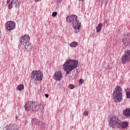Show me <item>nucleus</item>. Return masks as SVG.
I'll return each instance as SVG.
<instances>
[{
  "label": "nucleus",
  "mask_w": 130,
  "mask_h": 130,
  "mask_svg": "<svg viewBox=\"0 0 130 130\" xmlns=\"http://www.w3.org/2000/svg\"><path fill=\"white\" fill-rule=\"evenodd\" d=\"M24 109L26 111H32L35 112L44 109V107L43 106V104L41 103L38 104L35 102L29 101L25 103Z\"/></svg>",
  "instance_id": "1"
},
{
  "label": "nucleus",
  "mask_w": 130,
  "mask_h": 130,
  "mask_svg": "<svg viewBox=\"0 0 130 130\" xmlns=\"http://www.w3.org/2000/svg\"><path fill=\"white\" fill-rule=\"evenodd\" d=\"M66 20L68 23H72L75 34H78L81 30V22L78 21V17L75 15L68 16Z\"/></svg>",
  "instance_id": "2"
},
{
  "label": "nucleus",
  "mask_w": 130,
  "mask_h": 130,
  "mask_svg": "<svg viewBox=\"0 0 130 130\" xmlns=\"http://www.w3.org/2000/svg\"><path fill=\"white\" fill-rule=\"evenodd\" d=\"M78 67H79V61L77 60H67L63 64V70L67 75Z\"/></svg>",
  "instance_id": "3"
},
{
  "label": "nucleus",
  "mask_w": 130,
  "mask_h": 130,
  "mask_svg": "<svg viewBox=\"0 0 130 130\" xmlns=\"http://www.w3.org/2000/svg\"><path fill=\"white\" fill-rule=\"evenodd\" d=\"M113 100L116 103H120L122 101V88L120 86H116L113 91Z\"/></svg>",
  "instance_id": "4"
},
{
  "label": "nucleus",
  "mask_w": 130,
  "mask_h": 130,
  "mask_svg": "<svg viewBox=\"0 0 130 130\" xmlns=\"http://www.w3.org/2000/svg\"><path fill=\"white\" fill-rule=\"evenodd\" d=\"M108 122L110 126L112 128H120L121 120L119 119L117 116L113 115L109 118Z\"/></svg>",
  "instance_id": "5"
},
{
  "label": "nucleus",
  "mask_w": 130,
  "mask_h": 130,
  "mask_svg": "<svg viewBox=\"0 0 130 130\" xmlns=\"http://www.w3.org/2000/svg\"><path fill=\"white\" fill-rule=\"evenodd\" d=\"M20 45L24 47L27 50L32 49V45L29 44L30 37L28 35H24L20 38Z\"/></svg>",
  "instance_id": "6"
},
{
  "label": "nucleus",
  "mask_w": 130,
  "mask_h": 130,
  "mask_svg": "<svg viewBox=\"0 0 130 130\" xmlns=\"http://www.w3.org/2000/svg\"><path fill=\"white\" fill-rule=\"evenodd\" d=\"M30 77L31 80H32L33 81H39V82H40L41 81H42L43 74L40 71L35 70L30 74Z\"/></svg>",
  "instance_id": "7"
},
{
  "label": "nucleus",
  "mask_w": 130,
  "mask_h": 130,
  "mask_svg": "<svg viewBox=\"0 0 130 130\" xmlns=\"http://www.w3.org/2000/svg\"><path fill=\"white\" fill-rule=\"evenodd\" d=\"M31 122L34 125H36V126H38L40 128H44V127L46 126L44 122L39 121V120L36 118H33L31 120Z\"/></svg>",
  "instance_id": "8"
},
{
  "label": "nucleus",
  "mask_w": 130,
  "mask_h": 130,
  "mask_svg": "<svg viewBox=\"0 0 130 130\" xmlns=\"http://www.w3.org/2000/svg\"><path fill=\"white\" fill-rule=\"evenodd\" d=\"M7 3L9 4L8 9H10L13 8V6L16 8V9H19V6L20 4L18 0H7Z\"/></svg>",
  "instance_id": "9"
},
{
  "label": "nucleus",
  "mask_w": 130,
  "mask_h": 130,
  "mask_svg": "<svg viewBox=\"0 0 130 130\" xmlns=\"http://www.w3.org/2000/svg\"><path fill=\"white\" fill-rule=\"evenodd\" d=\"M16 27V23L11 21H8L6 24V28L8 31L14 30Z\"/></svg>",
  "instance_id": "10"
},
{
  "label": "nucleus",
  "mask_w": 130,
  "mask_h": 130,
  "mask_svg": "<svg viewBox=\"0 0 130 130\" xmlns=\"http://www.w3.org/2000/svg\"><path fill=\"white\" fill-rule=\"evenodd\" d=\"M130 59V50L126 51L121 58L122 63H125Z\"/></svg>",
  "instance_id": "11"
},
{
  "label": "nucleus",
  "mask_w": 130,
  "mask_h": 130,
  "mask_svg": "<svg viewBox=\"0 0 130 130\" xmlns=\"http://www.w3.org/2000/svg\"><path fill=\"white\" fill-rule=\"evenodd\" d=\"M122 42L125 46L130 45V34L125 35L122 39Z\"/></svg>",
  "instance_id": "12"
},
{
  "label": "nucleus",
  "mask_w": 130,
  "mask_h": 130,
  "mask_svg": "<svg viewBox=\"0 0 130 130\" xmlns=\"http://www.w3.org/2000/svg\"><path fill=\"white\" fill-rule=\"evenodd\" d=\"M53 78L56 81H61V79H62V74L59 71L56 72L55 73Z\"/></svg>",
  "instance_id": "13"
},
{
  "label": "nucleus",
  "mask_w": 130,
  "mask_h": 130,
  "mask_svg": "<svg viewBox=\"0 0 130 130\" xmlns=\"http://www.w3.org/2000/svg\"><path fill=\"white\" fill-rule=\"evenodd\" d=\"M6 130H19L16 124H9L6 126Z\"/></svg>",
  "instance_id": "14"
},
{
  "label": "nucleus",
  "mask_w": 130,
  "mask_h": 130,
  "mask_svg": "<svg viewBox=\"0 0 130 130\" xmlns=\"http://www.w3.org/2000/svg\"><path fill=\"white\" fill-rule=\"evenodd\" d=\"M123 115L126 117H130V108H127L123 111Z\"/></svg>",
  "instance_id": "15"
},
{
  "label": "nucleus",
  "mask_w": 130,
  "mask_h": 130,
  "mask_svg": "<svg viewBox=\"0 0 130 130\" xmlns=\"http://www.w3.org/2000/svg\"><path fill=\"white\" fill-rule=\"evenodd\" d=\"M127 126H128V123H127V122H122L121 121L120 127H121L122 128H126Z\"/></svg>",
  "instance_id": "16"
},
{
  "label": "nucleus",
  "mask_w": 130,
  "mask_h": 130,
  "mask_svg": "<svg viewBox=\"0 0 130 130\" xmlns=\"http://www.w3.org/2000/svg\"><path fill=\"white\" fill-rule=\"evenodd\" d=\"M96 32L99 33L102 30V24L99 23L96 28Z\"/></svg>",
  "instance_id": "17"
},
{
  "label": "nucleus",
  "mask_w": 130,
  "mask_h": 130,
  "mask_svg": "<svg viewBox=\"0 0 130 130\" xmlns=\"http://www.w3.org/2000/svg\"><path fill=\"white\" fill-rule=\"evenodd\" d=\"M71 47H77L78 46V42H73L70 44Z\"/></svg>",
  "instance_id": "18"
},
{
  "label": "nucleus",
  "mask_w": 130,
  "mask_h": 130,
  "mask_svg": "<svg viewBox=\"0 0 130 130\" xmlns=\"http://www.w3.org/2000/svg\"><path fill=\"white\" fill-rule=\"evenodd\" d=\"M17 89L18 90H19V91L23 90V89H24V85L20 84L18 86Z\"/></svg>",
  "instance_id": "19"
},
{
  "label": "nucleus",
  "mask_w": 130,
  "mask_h": 130,
  "mask_svg": "<svg viewBox=\"0 0 130 130\" xmlns=\"http://www.w3.org/2000/svg\"><path fill=\"white\" fill-rule=\"evenodd\" d=\"M126 95L127 98H128V99H130V92L129 91H127L126 92Z\"/></svg>",
  "instance_id": "20"
},
{
  "label": "nucleus",
  "mask_w": 130,
  "mask_h": 130,
  "mask_svg": "<svg viewBox=\"0 0 130 130\" xmlns=\"http://www.w3.org/2000/svg\"><path fill=\"white\" fill-rule=\"evenodd\" d=\"M69 88H70L71 89H73L75 88V85L74 84H70L69 85Z\"/></svg>",
  "instance_id": "21"
},
{
  "label": "nucleus",
  "mask_w": 130,
  "mask_h": 130,
  "mask_svg": "<svg viewBox=\"0 0 130 130\" xmlns=\"http://www.w3.org/2000/svg\"><path fill=\"white\" fill-rule=\"evenodd\" d=\"M84 115H85V116H88L89 115V112H88V111H85L84 112Z\"/></svg>",
  "instance_id": "22"
},
{
  "label": "nucleus",
  "mask_w": 130,
  "mask_h": 130,
  "mask_svg": "<svg viewBox=\"0 0 130 130\" xmlns=\"http://www.w3.org/2000/svg\"><path fill=\"white\" fill-rule=\"evenodd\" d=\"M57 15V12H53L52 15V17H56V16Z\"/></svg>",
  "instance_id": "23"
},
{
  "label": "nucleus",
  "mask_w": 130,
  "mask_h": 130,
  "mask_svg": "<svg viewBox=\"0 0 130 130\" xmlns=\"http://www.w3.org/2000/svg\"><path fill=\"white\" fill-rule=\"evenodd\" d=\"M79 82L80 83V84H83V83H84V80L83 79H80L79 80Z\"/></svg>",
  "instance_id": "24"
},
{
  "label": "nucleus",
  "mask_w": 130,
  "mask_h": 130,
  "mask_svg": "<svg viewBox=\"0 0 130 130\" xmlns=\"http://www.w3.org/2000/svg\"><path fill=\"white\" fill-rule=\"evenodd\" d=\"M45 96L46 98H48V96H49L48 94H47V93L45 94Z\"/></svg>",
  "instance_id": "25"
},
{
  "label": "nucleus",
  "mask_w": 130,
  "mask_h": 130,
  "mask_svg": "<svg viewBox=\"0 0 130 130\" xmlns=\"http://www.w3.org/2000/svg\"><path fill=\"white\" fill-rule=\"evenodd\" d=\"M59 3H61V2H62V0H59Z\"/></svg>",
  "instance_id": "26"
},
{
  "label": "nucleus",
  "mask_w": 130,
  "mask_h": 130,
  "mask_svg": "<svg viewBox=\"0 0 130 130\" xmlns=\"http://www.w3.org/2000/svg\"><path fill=\"white\" fill-rule=\"evenodd\" d=\"M106 69H109V66H108Z\"/></svg>",
  "instance_id": "27"
},
{
  "label": "nucleus",
  "mask_w": 130,
  "mask_h": 130,
  "mask_svg": "<svg viewBox=\"0 0 130 130\" xmlns=\"http://www.w3.org/2000/svg\"><path fill=\"white\" fill-rule=\"evenodd\" d=\"M79 1H80V2H83V1L84 0H79Z\"/></svg>",
  "instance_id": "28"
}]
</instances>
